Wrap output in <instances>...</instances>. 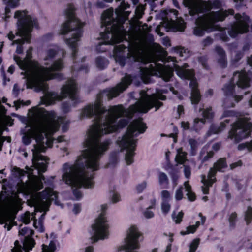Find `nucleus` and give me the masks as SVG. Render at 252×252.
Instances as JSON below:
<instances>
[{
  "label": "nucleus",
  "mask_w": 252,
  "mask_h": 252,
  "mask_svg": "<svg viewBox=\"0 0 252 252\" xmlns=\"http://www.w3.org/2000/svg\"><path fill=\"white\" fill-rule=\"evenodd\" d=\"M132 81V76L126 75L115 87L104 90L97 95L94 104H89L84 107L81 113V118L94 117V123L99 126L103 133L107 134L126 126L129 119L135 113H146L153 107L157 111L163 105L159 100H165V95L159 94L148 95L143 90L140 93L139 100L130 106L128 109H125L122 105L110 106L108 109L101 106V97H105L110 100L117 96L128 87Z\"/></svg>",
  "instance_id": "nucleus-1"
},
{
  "label": "nucleus",
  "mask_w": 252,
  "mask_h": 252,
  "mask_svg": "<svg viewBox=\"0 0 252 252\" xmlns=\"http://www.w3.org/2000/svg\"><path fill=\"white\" fill-rule=\"evenodd\" d=\"M32 48L30 47L27 52V55L24 60L19 57L14 56V60L19 67L25 71L24 74L27 78V85L29 87H34L36 91H42L44 93V98L42 100L46 105L51 104L55 101H60L69 96L72 101V105L78 102V88L74 79H68L66 84L61 88V94L55 92H48V85L44 82L45 80L60 78L62 75L59 73H54L53 72L61 70L64 67L63 60L59 59L53 61V59L58 53L57 48H49L45 52L44 58V64L49 65L44 67L39 65L38 62L32 61Z\"/></svg>",
  "instance_id": "nucleus-2"
},
{
  "label": "nucleus",
  "mask_w": 252,
  "mask_h": 252,
  "mask_svg": "<svg viewBox=\"0 0 252 252\" xmlns=\"http://www.w3.org/2000/svg\"><path fill=\"white\" fill-rule=\"evenodd\" d=\"M105 134L94 123L87 131L82 154L74 164L66 163L63 165L62 180L72 189L76 188L73 192L76 199L82 197L78 188L94 186V172L99 169V159L111 143L110 140L100 142L99 138Z\"/></svg>",
  "instance_id": "nucleus-3"
},
{
  "label": "nucleus",
  "mask_w": 252,
  "mask_h": 252,
  "mask_svg": "<svg viewBox=\"0 0 252 252\" xmlns=\"http://www.w3.org/2000/svg\"><path fill=\"white\" fill-rule=\"evenodd\" d=\"M35 118L32 126L25 132L22 137L23 142L25 145L31 143L32 139L36 140V144L32 149V163L39 172H44L48 163V158L40 154L48 147H50L53 143L51 135L59 129L63 124V130L67 129V122L63 117H57L54 112H49L40 108L35 114Z\"/></svg>",
  "instance_id": "nucleus-4"
},
{
  "label": "nucleus",
  "mask_w": 252,
  "mask_h": 252,
  "mask_svg": "<svg viewBox=\"0 0 252 252\" xmlns=\"http://www.w3.org/2000/svg\"><path fill=\"white\" fill-rule=\"evenodd\" d=\"M113 10L109 9L105 11L101 16L102 26L105 27V32L100 33V38L104 41L100 42L96 47L97 50L104 52L105 49H101L102 45L114 44L123 41L126 35L122 24L117 19L113 17Z\"/></svg>",
  "instance_id": "nucleus-5"
},
{
  "label": "nucleus",
  "mask_w": 252,
  "mask_h": 252,
  "mask_svg": "<svg viewBox=\"0 0 252 252\" xmlns=\"http://www.w3.org/2000/svg\"><path fill=\"white\" fill-rule=\"evenodd\" d=\"M147 127L146 124L142 122V118L133 121L127 127L126 132L117 142L123 149H126L125 160L127 165L133 162V157L135 154L134 151L136 146L137 140L134 138L140 133L145 132Z\"/></svg>",
  "instance_id": "nucleus-6"
},
{
  "label": "nucleus",
  "mask_w": 252,
  "mask_h": 252,
  "mask_svg": "<svg viewBox=\"0 0 252 252\" xmlns=\"http://www.w3.org/2000/svg\"><path fill=\"white\" fill-rule=\"evenodd\" d=\"M75 8L72 5H68L65 11L66 21L63 24L61 30L62 34H65L69 32H73L72 37L66 39V43L72 50V57L74 60L77 53V42L82 34V27L84 24L77 19L75 15Z\"/></svg>",
  "instance_id": "nucleus-7"
},
{
  "label": "nucleus",
  "mask_w": 252,
  "mask_h": 252,
  "mask_svg": "<svg viewBox=\"0 0 252 252\" xmlns=\"http://www.w3.org/2000/svg\"><path fill=\"white\" fill-rule=\"evenodd\" d=\"M54 178V177L52 176L46 179L43 175H40L39 179L34 181L31 186V189L35 192L43 188V181L47 186L44 190L40 193H36L32 197L34 198L38 206L42 210L48 207L52 201H54L56 204H58L57 201V194L53 190Z\"/></svg>",
  "instance_id": "nucleus-8"
},
{
  "label": "nucleus",
  "mask_w": 252,
  "mask_h": 252,
  "mask_svg": "<svg viewBox=\"0 0 252 252\" xmlns=\"http://www.w3.org/2000/svg\"><path fill=\"white\" fill-rule=\"evenodd\" d=\"M125 44L115 47V58L116 62L124 66L128 59L136 61L141 55L144 44L138 37L130 40H125Z\"/></svg>",
  "instance_id": "nucleus-9"
},
{
  "label": "nucleus",
  "mask_w": 252,
  "mask_h": 252,
  "mask_svg": "<svg viewBox=\"0 0 252 252\" xmlns=\"http://www.w3.org/2000/svg\"><path fill=\"white\" fill-rule=\"evenodd\" d=\"M15 18L18 19V31L16 35L21 37L12 43V45L17 44L16 53L20 54L23 52L22 45L25 42L29 43L31 37V33L32 28L36 26V19L28 15L25 11H17L15 13Z\"/></svg>",
  "instance_id": "nucleus-10"
},
{
  "label": "nucleus",
  "mask_w": 252,
  "mask_h": 252,
  "mask_svg": "<svg viewBox=\"0 0 252 252\" xmlns=\"http://www.w3.org/2000/svg\"><path fill=\"white\" fill-rule=\"evenodd\" d=\"M234 14V10L229 9L211 12L199 16L195 20L196 26L194 29L193 33L196 36H202L205 31L210 32L215 30L214 23L216 22L223 21L228 15Z\"/></svg>",
  "instance_id": "nucleus-11"
},
{
  "label": "nucleus",
  "mask_w": 252,
  "mask_h": 252,
  "mask_svg": "<svg viewBox=\"0 0 252 252\" xmlns=\"http://www.w3.org/2000/svg\"><path fill=\"white\" fill-rule=\"evenodd\" d=\"M235 84L238 89H241L250 86V79L245 72H235L230 82L226 84L223 88L224 93L227 96L224 102L225 107H234V102H238L242 98V95H236L234 90Z\"/></svg>",
  "instance_id": "nucleus-12"
},
{
  "label": "nucleus",
  "mask_w": 252,
  "mask_h": 252,
  "mask_svg": "<svg viewBox=\"0 0 252 252\" xmlns=\"http://www.w3.org/2000/svg\"><path fill=\"white\" fill-rule=\"evenodd\" d=\"M101 213L95 219L94 223L92 225V230L90 232L92 236L91 239L92 243H95L98 240H104L108 237L109 226L105 216V211L107 208V204H103L101 206Z\"/></svg>",
  "instance_id": "nucleus-13"
},
{
  "label": "nucleus",
  "mask_w": 252,
  "mask_h": 252,
  "mask_svg": "<svg viewBox=\"0 0 252 252\" xmlns=\"http://www.w3.org/2000/svg\"><path fill=\"white\" fill-rule=\"evenodd\" d=\"M252 123L246 117L238 119L232 125L231 129L229 131L228 138L237 143L249 135L251 132Z\"/></svg>",
  "instance_id": "nucleus-14"
},
{
  "label": "nucleus",
  "mask_w": 252,
  "mask_h": 252,
  "mask_svg": "<svg viewBox=\"0 0 252 252\" xmlns=\"http://www.w3.org/2000/svg\"><path fill=\"white\" fill-rule=\"evenodd\" d=\"M188 67L187 63L182 66L174 65L175 70L177 74L181 78L190 80L189 86L191 88L190 100L192 104H196L200 101L201 95L197 89L198 84L194 79L193 70L186 69Z\"/></svg>",
  "instance_id": "nucleus-15"
},
{
  "label": "nucleus",
  "mask_w": 252,
  "mask_h": 252,
  "mask_svg": "<svg viewBox=\"0 0 252 252\" xmlns=\"http://www.w3.org/2000/svg\"><path fill=\"white\" fill-rule=\"evenodd\" d=\"M185 6L188 8L189 14L194 16L200 13H206L213 8H218L220 6L219 1L216 0L213 2L210 1H197V0H184Z\"/></svg>",
  "instance_id": "nucleus-16"
},
{
  "label": "nucleus",
  "mask_w": 252,
  "mask_h": 252,
  "mask_svg": "<svg viewBox=\"0 0 252 252\" xmlns=\"http://www.w3.org/2000/svg\"><path fill=\"white\" fill-rule=\"evenodd\" d=\"M227 166L226 158H221L214 163L212 167L210 168L208 173L207 178L204 175H202L201 182L204 186L202 187V190L204 194H208L209 188L211 187L216 181L215 176L217 171L223 172V169Z\"/></svg>",
  "instance_id": "nucleus-17"
},
{
  "label": "nucleus",
  "mask_w": 252,
  "mask_h": 252,
  "mask_svg": "<svg viewBox=\"0 0 252 252\" xmlns=\"http://www.w3.org/2000/svg\"><path fill=\"white\" fill-rule=\"evenodd\" d=\"M155 66L150 70L148 68H140L139 74L141 79L145 82H147L151 75L153 74L152 71L155 74L162 78L165 81H169L170 78L173 75V70L172 68L163 66L162 64L154 63Z\"/></svg>",
  "instance_id": "nucleus-18"
},
{
  "label": "nucleus",
  "mask_w": 252,
  "mask_h": 252,
  "mask_svg": "<svg viewBox=\"0 0 252 252\" xmlns=\"http://www.w3.org/2000/svg\"><path fill=\"white\" fill-rule=\"evenodd\" d=\"M235 21L231 25L228 32L230 36L235 37L239 34L247 32L249 27V17L244 13L234 15Z\"/></svg>",
  "instance_id": "nucleus-19"
},
{
  "label": "nucleus",
  "mask_w": 252,
  "mask_h": 252,
  "mask_svg": "<svg viewBox=\"0 0 252 252\" xmlns=\"http://www.w3.org/2000/svg\"><path fill=\"white\" fill-rule=\"evenodd\" d=\"M33 233V230L26 227H23L19 231V235L24 236L23 244V249L26 252H29L35 244L34 240L31 238Z\"/></svg>",
  "instance_id": "nucleus-20"
},
{
  "label": "nucleus",
  "mask_w": 252,
  "mask_h": 252,
  "mask_svg": "<svg viewBox=\"0 0 252 252\" xmlns=\"http://www.w3.org/2000/svg\"><path fill=\"white\" fill-rule=\"evenodd\" d=\"M163 25L168 28L181 32L183 31L185 28V23L182 19L175 21L172 19L169 20L166 18L163 20Z\"/></svg>",
  "instance_id": "nucleus-21"
},
{
  "label": "nucleus",
  "mask_w": 252,
  "mask_h": 252,
  "mask_svg": "<svg viewBox=\"0 0 252 252\" xmlns=\"http://www.w3.org/2000/svg\"><path fill=\"white\" fill-rule=\"evenodd\" d=\"M229 121V119H226L224 122H221L220 126L212 125L208 132L209 134H217L221 132L225 127L226 123H228Z\"/></svg>",
  "instance_id": "nucleus-22"
},
{
  "label": "nucleus",
  "mask_w": 252,
  "mask_h": 252,
  "mask_svg": "<svg viewBox=\"0 0 252 252\" xmlns=\"http://www.w3.org/2000/svg\"><path fill=\"white\" fill-rule=\"evenodd\" d=\"M129 7V5L127 3H126L125 1H123L119 7L116 9V13L117 16H124L125 17H127L130 12L124 11Z\"/></svg>",
  "instance_id": "nucleus-23"
},
{
  "label": "nucleus",
  "mask_w": 252,
  "mask_h": 252,
  "mask_svg": "<svg viewBox=\"0 0 252 252\" xmlns=\"http://www.w3.org/2000/svg\"><path fill=\"white\" fill-rule=\"evenodd\" d=\"M32 200L33 205L35 206V209L36 211H37V212L39 211V212H41L42 211L44 212V213H43L41 215L40 218H39V221H38V223L39 225L42 226V224H43V220H44V218H45V214H46V212L49 210V206H50L51 204H50L48 207H46L45 208V209L42 210V209H40L38 206L37 204H36V202H35V201L34 200V198H32Z\"/></svg>",
  "instance_id": "nucleus-24"
},
{
  "label": "nucleus",
  "mask_w": 252,
  "mask_h": 252,
  "mask_svg": "<svg viewBox=\"0 0 252 252\" xmlns=\"http://www.w3.org/2000/svg\"><path fill=\"white\" fill-rule=\"evenodd\" d=\"M187 160V153L182 151V148L177 150V154L175 157V161L179 164H183Z\"/></svg>",
  "instance_id": "nucleus-25"
},
{
  "label": "nucleus",
  "mask_w": 252,
  "mask_h": 252,
  "mask_svg": "<svg viewBox=\"0 0 252 252\" xmlns=\"http://www.w3.org/2000/svg\"><path fill=\"white\" fill-rule=\"evenodd\" d=\"M3 2L7 6L5 7V14L8 16L10 12V8H15L19 4V0H3Z\"/></svg>",
  "instance_id": "nucleus-26"
},
{
  "label": "nucleus",
  "mask_w": 252,
  "mask_h": 252,
  "mask_svg": "<svg viewBox=\"0 0 252 252\" xmlns=\"http://www.w3.org/2000/svg\"><path fill=\"white\" fill-rule=\"evenodd\" d=\"M184 186H185L186 191L187 192V196H188V199L191 201H194L196 199V196H195V193L192 192L191 187L189 184L188 181L185 182Z\"/></svg>",
  "instance_id": "nucleus-27"
},
{
  "label": "nucleus",
  "mask_w": 252,
  "mask_h": 252,
  "mask_svg": "<svg viewBox=\"0 0 252 252\" xmlns=\"http://www.w3.org/2000/svg\"><path fill=\"white\" fill-rule=\"evenodd\" d=\"M96 64L98 68L103 69L108 64V61L105 58L99 57L96 59Z\"/></svg>",
  "instance_id": "nucleus-28"
},
{
  "label": "nucleus",
  "mask_w": 252,
  "mask_h": 252,
  "mask_svg": "<svg viewBox=\"0 0 252 252\" xmlns=\"http://www.w3.org/2000/svg\"><path fill=\"white\" fill-rule=\"evenodd\" d=\"M200 225V222L199 221H197L196 222L195 225H190L186 228V231H182L180 233L182 235H185L186 234H189V233H193L195 232L196 229L198 226Z\"/></svg>",
  "instance_id": "nucleus-29"
},
{
  "label": "nucleus",
  "mask_w": 252,
  "mask_h": 252,
  "mask_svg": "<svg viewBox=\"0 0 252 252\" xmlns=\"http://www.w3.org/2000/svg\"><path fill=\"white\" fill-rule=\"evenodd\" d=\"M118 152H112L110 156L109 161L106 166L108 168L111 166H113L118 162Z\"/></svg>",
  "instance_id": "nucleus-30"
},
{
  "label": "nucleus",
  "mask_w": 252,
  "mask_h": 252,
  "mask_svg": "<svg viewBox=\"0 0 252 252\" xmlns=\"http://www.w3.org/2000/svg\"><path fill=\"white\" fill-rule=\"evenodd\" d=\"M159 183L161 186H167L168 184V178L167 175L163 172H160L158 175Z\"/></svg>",
  "instance_id": "nucleus-31"
},
{
  "label": "nucleus",
  "mask_w": 252,
  "mask_h": 252,
  "mask_svg": "<svg viewBox=\"0 0 252 252\" xmlns=\"http://www.w3.org/2000/svg\"><path fill=\"white\" fill-rule=\"evenodd\" d=\"M205 153V151H201L200 153V156L202 159V163L207 161L209 160L214 156V153L212 151H209L207 153L206 155L203 156V154Z\"/></svg>",
  "instance_id": "nucleus-32"
},
{
  "label": "nucleus",
  "mask_w": 252,
  "mask_h": 252,
  "mask_svg": "<svg viewBox=\"0 0 252 252\" xmlns=\"http://www.w3.org/2000/svg\"><path fill=\"white\" fill-rule=\"evenodd\" d=\"M245 220L247 224H249L252 220V207L249 206L245 212Z\"/></svg>",
  "instance_id": "nucleus-33"
},
{
  "label": "nucleus",
  "mask_w": 252,
  "mask_h": 252,
  "mask_svg": "<svg viewBox=\"0 0 252 252\" xmlns=\"http://www.w3.org/2000/svg\"><path fill=\"white\" fill-rule=\"evenodd\" d=\"M247 148L249 152L252 151V140L249 142L242 143L238 146L239 150H242Z\"/></svg>",
  "instance_id": "nucleus-34"
},
{
  "label": "nucleus",
  "mask_w": 252,
  "mask_h": 252,
  "mask_svg": "<svg viewBox=\"0 0 252 252\" xmlns=\"http://www.w3.org/2000/svg\"><path fill=\"white\" fill-rule=\"evenodd\" d=\"M184 213L182 211L178 213L177 215L175 212H173L172 215V218L176 223H180L182 220Z\"/></svg>",
  "instance_id": "nucleus-35"
},
{
  "label": "nucleus",
  "mask_w": 252,
  "mask_h": 252,
  "mask_svg": "<svg viewBox=\"0 0 252 252\" xmlns=\"http://www.w3.org/2000/svg\"><path fill=\"white\" fill-rule=\"evenodd\" d=\"M237 220V214L235 212L232 213L229 218V226L231 228H234L235 226Z\"/></svg>",
  "instance_id": "nucleus-36"
},
{
  "label": "nucleus",
  "mask_w": 252,
  "mask_h": 252,
  "mask_svg": "<svg viewBox=\"0 0 252 252\" xmlns=\"http://www.w3.org/2000/svg\"><path fill=\"white\" fill-rule=\"evenodd\" d=\"M169 174L171 177L174 186H176L177 185V181L179 178V175L177 170L173 169Z\"/></svg>",
  "instance_id": "nucleus-37"
},
{
  "label": "nucleus",
  "mask_w": 252,
  "mask_h": 252,
  "mask_svg": "<svg viewBox=\"0 0 252 252\" xmlns=\"http://www.w3.org/2000/svg\"><path fill=\"white\" fill-rule=\"evenodd\" d=\"M144 9L145 7L142 5H139L136 7L135 10V14L137 19H140L142 17L143 14H144Z\"/></svg>",
  "instance_id": "nucleus-38"
},
{
  "label": "nucleus",
  "mask_w": 252,
  "mask_h": 252,
  "mask_svg": "<svg viewBox=\"0 0 252 252\" xmlns=\"http://www.w3.org/2000/svg\"><path fill=\"white\" fill-rule=\"evenodd\" d=\"M203 117L205 119H210L213 117V114L212 112L211 108H208L203 111L202 113Z\"/></svg>",
  "instance_id": "nucleus-39"
},
{
  "label": "nucleus",
  "mask_w": 252,
  "mask_h": 252,
  "mask_svg": "<svg viewBox=\"0 0 252 252\" xmlns=\"http://www.w3.org/2000/svg\"><path fill=\"white\" fill-rule=\"evenodd\" d=\"M42 246V252H53L55 249L54 245L52 244L51 243L49 247L44 244H43Z\"/></svg>",
  "instance_id": "nucleus-40"
},
{
  "label": "nucleus",
  "mask_w": 252,
  "mask_h": 252,
  "mask_svg": "<svg viewBox=\"0 0 252 252\" xmlns=\"http://www.w3.org/2000/svg\"><path fill=\"white\" fill-rule=\"evenodd\" d=\"M161 209L162 211L165 213H167L170 209V205L168 203L167 200L162 201L161 204Z\"/></svg>",
  "instance_id": "nucleus-41"
},
{
  "label": "nucleus",
  "mask_w": 252,
  "mask_h": 252,
  "mask_svg": "<svg viewBox=\"0 0 252 252\" xmlns=\"http://www.w3.org/2000/svg\"><path fill=\"white\" fill-rule=\"evenodd\" d=\"M62 109L64 113H68L71 110V105L69 101L64 102L62 104Z\"/></svg>",
  "instance_id": "nucleus-42"
},
{
  "label": "nucleus",
  "mask_w": 252,
  "mask_h": 252,
  "mask_svg": "<svg viewBox=\"0 0 252 252\" xmlns=\"http://www.w3.org/2000/svg\"><path fill=\"white\" fill-rule=\"evenodd\" d=\"M218 63L221 67H225L227 65V60L226 56L224 57H218Z\"/></svg>",
  "instance_id": "nucleus-43"
},
{
  "label": "nucleus",
  "mask_w": 252,
  "mask_h": 252,
  "mask_svg": "<svg viewBox=\"0 0 252 252\" xmlns=\"http://www.w3.org/2000/svg\"><path fill=\"white\" fill-rule=\"evenodd\" d=\"M184 173L185 177L189 179L191 175V168L188 165H184Z\"/></svg>",
  "instance_id": "nucleus-44"
},
{
  "label": "nucleus",
  "mask_w": 252,
  "mask_h": 252,
  "mask_svg": "<svg viewBox=\"0 0 252 252\" xmlns=\"http://www.w3.org/2000/svg\"><path fill=\"white\" fill-rule=\"evenodd\" d=\"M12 171L15 172V176L17 177L24 176L25 173L24 171L21 170L17 167H14L12 169Z\"/></svg>",
  "instance_id": "nucleus-45"
},
{
  "label": "nucleus",
  "mask_w": 252,
  "mask_h": 252,
  "mask_svg": "<svg viewBox=\"0 0 252 252\" xmlns=\"http://www.w3.org/2000/svg\"><path fill=\"white\" fill-rule=\"evenodd\" d=\"M150 209H149V207H148L143 213L144 217L147 219L152 218L154 216V213L150 211Z\"/></svg>",
  "instance_id": "nucleus-46"
},
{
  "label": "nucleus",
  "mask_w": 252,
  "mask_h": 252,
  "mask_svg": "<svg viewBox=\"0 0 252 252\" xmlns=\"http://www.w3.org/2000/svg\"><path fill=\"white\" fill-rule=\"evenodd\" d=\"M216 51L218 54V57H224L226 56L224 50L220 46H217L216 47Z\"/></svg>",
  "instance_id": "nucleus-47"
},
{
  "label": "nucleus",
  "mask_w": 252,
  "mask_h": 252,
  "mask_svg": "<svg viewBox=\"0 0 252 252\" xmlns=\"http://www.w3.org/2000/svg\"><path fill=\"white\" fill-rule=\"evenodd\" d=\"M199 244V241L195 240L190 245L189 252H195Z\"/></svg>",
  "instance_id": "nucleus-48"
},
{
  "label": "nucleus",
  "mask_w": 252,
  "mask_h": 252,
  "mask_svg": "<svg viewBox=\"0 0 252 252\" xmlns=\"http://www.w3.org/2000/svg\"><path fill=\"white\" fill-rule=\"evenodd\" d=\"M23 222L25 224H28L31 221V214L29 212H26L22 218Z\"/></svg>",
  "instance_id": "nucleus-49"
},
{
  "label": "nucleus",
  "mask_w": 252,
  "mask_h": 252,
  "mask_svg": "<svg viewBox=\"0 0 252 252\" xmlns=\"http://www.w3.org/2000/svg\"><path fill=\"white\" fill-rule=\"evenodd\" d=\"M183 187H181L178 189L177 190L175 194V197L177 200H180L183 198Z\"/></svg>",
  "instance_id": "nucleus-50"
},
{
  "label": "nucleus",
  "mask_w": 252,
  "mask_h": 252,
  "mask_svg": "<svg viewBox=\"0 0 252 252\" xmlns=\"http://www.w3.org/2000/svg\"><path fill=\"white\" fill-rule=\"evenodd\" d=\"M162 201L164 200H167L168 201V199L170 198V194L168 191L167 190H163L161 193Z\"/></svg>",
  "instance_id": "nucleus-51"
},
{
  "label": "nucleus",
  "mask_w": 252,
  "mask_h": 252,
  "mask_svg": "<svg viewBox=\"0 0 252 252\" xmlns=\"http://www.w3.org/2000/svg\"><path fill=\"white\" fill-rule=\"evenodd\" d=\"M189 143L191 149L192 151L195 150L197 147V141L192 138L189 139Z\"/></svg>",
  "instance_id": "nucleus-52"
},
{
  "label": "nucleus",
  "mask_w": 252,
  "mask_h": 252,
  "mask_svg": "<svg viewBox=\"0 0 252 252\" xmlns=\"http://www.w3.org/2000/svg\"><path fill=\"white\" fill-rule=\"evenodd\" d=\"M15 247L12 249V252H22V247L19 245L18 241H16L14 243Z\"/></svg>",
  "instance_id": "nucleus-53"
},
{
  "label": "nucleus",
  "mask_w": 252,
  "mask_h": 252,
  "mask_svg": "<svg viewBox=\"0 0 252 252\" xmlns=\"http://www.w3.org/2000/svg\"><path fill=\"white\" fill-rule=\"evenodd\" d=\"M175 50L181 57L184 56V54L186 53V49L183 47H176L175 48Z\"/></svg>",
  "instance_id": "nucleus-54"
},
{
  "label": "nucleus",
  "mask_w": 252,
  "mask_h": 252,
  "mask_svg": "<svg viewBox=\"0 0 252 252\" xmlns=\"http://www.w3.org/2000/svg\"><path fill=\"white\" fill-rule=\"evenodd\" d=\"M244 56V53L242 51H238L236 52L234 58V60L237 62H238Z\"/></svg>",
  "instance_id": "nucleus-55"
},
{
  "label": "nucleus",
  "mask_w": 252,
  "mask_h": 252,
  "mask_svg": "<svg viewBox=\"0 0 252 252\" xmlns=\"http://www.w3.org/2000/svg\"><path fill=\"white\" fill-rule=\"evenodd\" d=\"M199 62L202 64L205 68H207V59L205 57L202 56L199 58Z\"/></svg>",
  "instance_id": "nucleus-56"
},
{
  "label": "nucleus",
  "mask_w": 252,
  "mask_h": 252,
  "mask_svg": "<svg viewBox=\"0 0 252 252\" xmlns=\"http://www.w3.org/2000/svg\"><path fill=\"white\" fill-rule=\"evenodd\" d=\"M213 43V39L209 37H207L202 41V45L203 47H206L208 45H211Z\"/></svg>",
  "instance_id": "nucleus-57"
},
{
  "label": "nucleus",
  "mask_w": 252,
  "mask_h": 252,
  "mask_svg": "<svg viewBox=\"0 0 252 252\" xmlns=\"http://www.w3.org/2000/svg\"><path fill=\"white\" fill-rule=\"evenodd\" d=\"M236 3L235 6L237 8H240L245 5V0H233Z\"/></svg>",
  "instance_id": "nucleus-58"
},
{
  "label": "nucleus",
  "mask_w": 252,
  "mask_h": 252,
  "mask_svg": "<svg viewBox=\"0 0 252 252\" xmlns=\"http://www.w3.org/2000/svg\"><path fill=\"white\" fill-rule=\"evenodd\" d=\"M146 183L145 182H142L141 184L137 186L136 189L138 192H141L146 187Z\"/></svg>",
  "instance_id": "nucleus-59"
},
{
  "label": "nucleus",
  "mask_w": 252,
  "mask_h": 252,
  "mask_svg": "<svg viewBox=\"0 0 252 252\" xmlns=\"http://www.w3.org/2000/svg\"><path fill=\"white\" fill-rule=\"evenodd\" d=\"M242 165V162L241 160H239L237 162L233 163L230 164V167L231 169H233L237 167L241 166Z\"/></svg>",
  "instance_id": "nucleus-60"
},
{
  "label": "nucleus",
  "mask_w": 252,
  "mask_h": 252,
  "mask_svg": "<svg viewBox=\"0 0 252 252\" xmlns=\"http://www.w3.org/2000/svg\"><path fill=\"white\" fill-rule=\"evenodd\" d=\"M181 127L185 130H188L189 129V123L188 122H182Z\"/></svg>",
  "instance_id": "nucleus-61"
},
{
  "label": "nucleus",
  "mask_w": 252,
  "mask_h": 252,
  "mask_svg": "<svg viewBox=\"0 0 252 252\" xmlns=\"http://www.w3.org/2000/svg\"><path fill=\"white\" fill-rule=\"evenodd\" d=\"M83 69L85 70V73H87L88 71V67L87 66H82L80 68H76L75 65H74V66H72V68H71L72 71H73V72H74V71H75L76 70H82Z\"/></svg>",
  "instance_id": "nucleus-62"
},
{
  "label": "nucleus",
  "mask_w": 252,
  "mask_h": 252,
  "mask_svg": "<svg viewBox=\"0 0 252 252\" xmlns=\"http://www.w3.org/2000/svg\"><path fill=\"white\" fill-rule=\"evenodd\" d=\"M120 200V196L116 193H114L112 197V201L114 203H116L119 201Z\"/></svg>",
  "instance_id": "nucleus-63"
},
{
  "label": "nucleus",
  "mask_w": 252,
  "mask_h": 252,
  "mask_svg": "<svg viewBox=\"0 0 252 252\" xmlns=\"http://www.w3.org/2000/svg\"><path fill=\"white\" fill-rule=\"evenodd\" d=\"M81 210V206L79 204H74V207H73V212L75 213V214H77L79 212H80Z\"/></svg>",
  "instance_id": "nucleus-64"
}]
</instances>
